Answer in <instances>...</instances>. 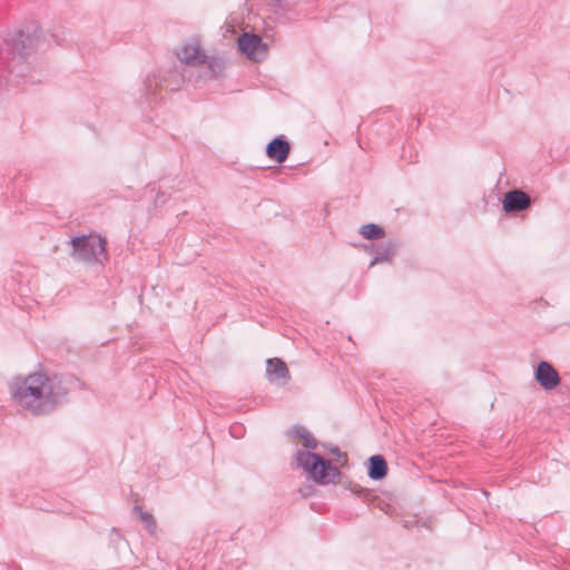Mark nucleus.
Listing matches in <instances>:
<instances>
[{"mask_svg":"<svg viewBox=\"0 0 570 570\" xmlns=\"http://www.w3.org/2000/svg\"><path fill=\"white\" fill-rule=\"evenodd\" d=\"M9 390L13 402L35 415L50 413L66 395V391L43 373L16 379Z\"/></svg>","mask_w":570,"mask_h":570,"instance_id":"nucleus-1","label":"nucleus"},{"mask_svg":"<svg viewBox=\"0 0 570 570\" xmlns=\"http://www.w3.org/2000/svg\"><path fill=\"white\" fill-rule=\"evenodd\" d=\"M185 82L180 68L153 70L146 73L139 83L136 96L140 105L158 101L163 91H177Z\"/></svg>","mask_w":570,"mask_h":570,"instance_id":"nucleus-2","label":"nucleus"},{"mask_svg":"<svg viewBox=\"0 0 570 570\" xmlns=\"http://www.w3.org/2000/svg\"><path fill=\"white\" fill-rule=\"evenodd\" d=\"M295 460L297 466L307 474L308 479L317 484L335 483L341 476V472L336 466L314 452L297 450Z\"/></svg>","mask_w":570,"mask_h":570,"instance_id":"nucleus-3","label":"nucleus"},{"mask_svg":"<svg viewBox=\"0 0 570 570\" xmlns=\"http://www.w3.org/2000/svg\"><path fill=\"white\" fill-rule=\"evenodd\" d=\"M69 243V254L78 263L92 265L107 257L106 239L97 234L76 236Z\"/></svg>","mask_w":570,"mask_h":570,"instance_id":"nucleus-4","label":"nucleus"},{"mask_svg":"<svg viewBox=\"0 0 570 570\" xmlns=\"http://www.w3.org/2000/svg\"><path fill=\"white\" fill-rule=\"evenodd\" d=\"M39 37L40 29L38 27H33L32 32L28 29L8 33L4 38V43L10 52L22 57L33 49Z\"/></svg>","mask_w":570,"mask_h":570,"instance_id":"nucleus-5","label":"nucleus"},{"mask_svg":"<svg viewBox=\"0 0 570 570\" xmlns=\"http://www.w3.org/2000/svg\"><path fill=\"white\" fill-rule=\"evenodd\" d=\"M238 50L250 61L261 62L266 59L268 53V45L263 41L262 37L243 32L237 39Z\"/></svg>","mask_w":570,"mask_h":570,"instance_id":"nucleus-6","label":"nucleus"},{"mask_svg":"<svg viewBox=\"0 0 570 570\" xmlns=\"http://www.w3.org/2000/svg\"><path fill=\"white\" fill-rule=\"evenodd\" d=\"M501 204L507 216L517 217L531 207L532 198L523 190L512 188L503 193Z\"/></svg>","mask_w":570,"mask_h":570,"instance_id":"nucleus-7","label":"nucleus"},{"mask_svg":"<svg viewBox=\"0 0 570 570\" xmlns=\"http://www.w3.org/2000/svg\"><path fill=\"white\" fill-rule=\"evenodd\" d=\"M400 247L396 239H386L380 244H371L365 246V250L373 256L368 267H373L381 263H391Z\"/></svg>","mask_w":570,"mask_h":570,"instance_id":"nucleus-8","label":"nucleus"},{"mask_svg":"<svg viewBox=\"0 0 570 570\" xmlns=\"http://www.w3.org/2000/svg\"><path fill=\"white\" fill-rule=\"evenodd\" d=\"M177 58L185 65L197 67L204 65L206 53L197 40H189L179 48Z\"/></svg>","mask_w":570,"mask_h":570,"instance_id":"nucleus-9","label":"nucleus"},{"mask_svg":"<svg viewBox=\"0 0 570 570\" xmlns=\"http://www.w3.org/2000/svg\"><path fill=\"white\" fill-rule=\"evenodd\" d=\"M561 379L558 371L546 361L537 364V383L546 391H552L560 385Z\"/></svg>","mask_w":570,"mask_h":570,"instance_id":"nucleus-10","label":"nucleus"},{"mask_svg":"<svg viewBox=\"0 0 570 570\" xmlns=\"http://www.w3.org/2000/svg\"><path fill=\"white\" fill-rule=\"evenodd\" d=\"M289 150V142L283 136L275 137L266 146L267 157L279 164L284 163L287 159Z\"/></svg>","mask_w":570,"mask_h":570,"instance_id":"nucleus-11","label":"nucleus"},{"mask_svg":"<svg viewBox=\"0 0 570 570\" xmlns=\"http://www.w3.org/2000/svg\"><path fill=\"white\" fill-rule=\"evenodd\" d=\"M204 65L207 66L212 78L220 79L226 76L227 69L230 66V60L223 55H206Z\"/></svg>","mask_w":570,"mask_h":570,"instance_id":"nucleus-12","label":"nucleus"},{"mask_svg":"<svg viewBox=\"0 0 570 570\" xmlns=\"http://www.w3.org/2000/svg\"><path fill=\"white\" fill-rule=\"evenodd\" d=\"M266 374L271 382L286 384L289 379V372L285 362L279 358H269L266 362Z\"/></svg>","mask_w":570,"mask_h":570,"instance_id":"nucleus-13","label":"nucleus"},{"mask_svg":"<svg viewBox=\"0 0 570 570\" xmlns=\"http://www.w3.org/2000/svg\"><path fill=\"white\" fill-rule=\"evenodd\" d=\"M387 473V464L382 455H373L368 460L367 474L372 480H382Z\"/></svg>","mask_w":570,"mask_h":570,"instance_id":"nucleus-14","label":"nucleus"},{"mask_svg":"<svg viewBox=\"0 0 570 570\" xmlns=\"http://www.w3.org/2000/svg\"><path fill=\"white\" fill-rule=\"evenodd\" d=\"M288 435L297 438L302 441L304 448L314 450L317 448V440L314 435L303 425H294L289 431Z\"/></svg>","mask_w":570,"mask_h":570,"instance_id":"nucleus-15","label":"nucleus"},{"mask_svg":"<svg viewBox=\"0 0 570 570\" xmlns=\"http://www.w3.org/2000/svg\"><path fill=\"white\" fill-rule=\"evenodd\" d=\"M134 513L141 521V523L144 524V528L148 531V533L151 535H155L156 530H157V524H156L154 517L149 512L145 511L139 505H136L134 508Z\"/></svg>","mask_w":570,"mask_h":570,"instance_id":"nucleus-16","label":"nucleus"},{"mask_svg":"<svg viewBox=\"0 0 570 570\" xmlns=\"http://www.w3.org/2000/svg\"><path fill=\"white\" fill-rule=\"evenodd\" d=\"M360 234L366 239H380L385 236V230L376 224H365L360 227Z\"/></svg>","mask_w":570,"mask_h":570,"instance_id":"nucleus-17","label":"nucleus"},{"mask_svg":"<svg viewBox=\"0 0 570 570\" xmlns=\"http://www.w3.org/2000/svg\"><path fill=\"white\" fill-rule=\"evenodd\" d=\"M243 432V426L240 424H235L230 428V434L233 438H240Z\"/></svg>","mask_w":570,"mask_h":570,"instance_id":"nucleus-18","label":"nucleus"},{"mask_svg":"<svg viewBox=\"0 0 570 570\" xmlns=\"http://www.w3.org/2000/svg\"><path fill=\"white\" fill-rule=\"evenodd\" d=\"M288 0H271V2L278 7V8H283L284 3H286Z\"/></svg>","mask_w":570,"mask_h":570,"instance_id":"nucleus-19","label":"nucleus"},{"mask_svg":"<svg viewBox=\"0 0 570 570\" xmlns=\"http://www.w3.org/2000/svg\"><path fill=\"white\" fill-rule=\"evenodd\" d=\"M332 453L334 455H336L337 458H341L342 456V452L340 451V449L337 446H334L331 449Z\"/></svg>","mask_w":570,"mask_h":570,"instance_id":"nucleus-20","label":"nucleus"},{"mask_svg":"<svg viewBox=\"0 0 570 570\" xmlns=\"http://www.w3.org/2000/svg\"><path fill=\"white\" fill-rule=\"evenodd\" d=\"M501 184H502V176L498 180V185H501Z\"/></svg>","mask_w":570,"mask_h":570,"instance_id":"nucleus-21","label":"nucleus"}]
</instances>
